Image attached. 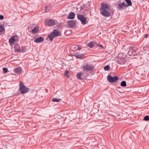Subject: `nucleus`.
I'll return each mask as SVG.
<instances>
[{
    "label": "nucleus",
    "mask_w": 149,
    "mask_h": 149,
    "mask_svg": "<svg viewBox=\"0 0 149 149\" xmlns=\"http://www.w3.org/2000/svg\"><path fill=\"white\" fill-rule=\"evenodd\" d=\"M91 2V1H89L88 3L87 4H86L85 5V6L86 7V8H88V9H89L91 8L90 7V3Z\"/></svg>",
    "instance_id": "24"
},
{
    "label": "nucleus",
    "mask_w": 149,
    "mask_h": 149,
    "mask_svg": "<svg viewBox=\"0 0 149 149\" xmlns=\"http://www.w3.org/2000/svg\"><path fill=\"white\" fill-rule=\"evenodd\" d=\"M87 45L91 48L93 47H94V42L93 41L90 42L87 44Z\"/></svg>",
    "instance_id": "22"
},
{
    "label": "nucleus",
    "mask_w": 149,
    "mask_h": 149,
    "mask_svg": "<svg viewBox=\"0 0 149 149\" xmlns=\"http://www.w3.org/2000/svg\"><path fill=\"white\" fill-rule=\"evenodd\" d=\"M60 32L56 29L54 30L49 35H48V38L46 39V40H48V39H49L50 41H52L54 37L59 36Z\"/></svg>",
    "instance_id": "2"
},
{
    "label": "nucleus",
    "mask_w": 149,
    "mask_h": 149,
    "mask_svg": "<svg viewBox=\"0 0 149 149\" xmlns=\"http://www.w3.org/2000/svg\"><path fill=\"white\" fill-rule=\"evenodd\" d=\"M74 56L76 57L77 58L83 59L85 58V56L84 55L81 54H76L75 55H74Z\"/></svg>",
    "instance_id": "16"
},
{
    "label": "nucleus",
    "mask_w": 149,
    "mask_h": 149,
    "mask_svg": "<svg viewBox=\"0 0 149 149\" xmlns=\"http://www.w3.org/2000/svg\"><path fill=\"white\" fill-rule=\"evenodd\" d=\"M120 85L123 87H125L126 86V82L124 81H122L120 84Z\"/></svg>",
    "instance_id": "23"
},
{
    "label": "nucleus",
    "mask_w": 149,
    "mask_h": 149,
    "mask_svg": "<svg viewBox=\"0 0 149 149\" xmlns=\"http://www.w3.org/2000/svg\"><path fill=\"white\" fill-rule=\"evenodd\" d=\"M4 18V17L3 15H0V20H2Z\"/></svg>",
    "instance_id": "37"
},
{
    "label": "nucleus",
    "mask_w": 149,
    "mask_h": 149,
    "mask_svg": "<svg viewBox=\"0 0 149 149\" xmlns=\"http://www.w3.org/2000/svg\"><path fill=\"white\" fill-rule=\"evenodd\" d=\"M79 8L80 9H86V7L85 6V5L84 4H83L82 5H81L80 6Z\"/></svg>",
    "instance_id": "33"
},
{
    "label": "nucleus",
    "mask_w": 149,
    "mask_h": 149,
    "mask_svg": "<svg viewBox=\"0 0 149 149\" xmlns=\"http://www.w3.org/2000/svg\"><path fill=\"white\" fill-rule=\"evenodd\" d=\"M144 120L145 121H148L149 120V116H146L144 118Z\"/></svg>",
    "instance_id": "31"
},
{
    "label": "nucleus",
    "mask_w": 149,
    "mask_h": 149,
    "mask_svg": "<svg viewBox=\"0 0 149 149\" xmlns=\"http://www.w3.org/2000/svg\"><path fill=\"white\" fill-rule=\"evenodd\" d=\"M60 99H57L56 98H54L52 100V102H59L60 101Z\"/></svg>",
    "instance_id": "28"
},
{
    "label": "nucleus",
    "mask_w": 149,
    "mask_h": 149,
    "mask_svg": "<svg viewBox=\"0 0 149 149\" xmlns=\"http://www.w3.org/2000/svg\"><path fill=\"white\" fill-rule=\"evenodd\" d=\"M82 74V73L81 72H79L77 74V79L79 80H82L83 79V78L81 77Z\"/></svg>",
    "instance_id": "18"
},
{
    "label": "nucleus",
    "mask_w": 149,
    "mask_h": 149,
    "mask_svg": "<svg viewBox=\"0 0 149 149\" xmlns=\"http://www.w3.org/2000/svg\"><path fill=\"white\" fill-rule=\"evenodd\" d=\"M77 18L79 20L81 23L83 24H85L86 23V18L83 15L78 14L77 15Z\"/></svg>",
    "instance_id": "8"
},
{
    "label": "nucleus",
    "mask_w": 149,
    "mask_h": 149,
    "mask_svg": "<svg viewBox=\"0 0 149 149\" xmlns=\"http://www.w3.org/2000/svg\"><path fill=\"white\" fill-rule=\"evenodd\" d=\"M148 36V35L147 34H145V38H147Z\"/></svg>",
    "instance_id": "40"
},
{
    "label": "nucleus",
    "mask_w": 149,
    "mask_h": 149,
    "mask_svg": "<svg viewBox=\"0 0 149 149\" xmlns=\"http://www.w3.org/2000/svg\"><path fill=\"white\" fill-rule=\"evenodd\" d=\"M83 68L84 71H92L93 70L94 67L91 64H86L83 65Z\"/></svg>",
    "instance_id": "5"
},
{
    "label": "nucleus",
    "mask_w": 149,
    "mask_h": 149,
    "mask_svg": "<svg viewBox=\"0 0 149 149\" xmlns=\"http://www.w3.org/2000/svg\"><path fill=\"white\" fill-rule=\"evenodd\" d=\"M21 51L22 52H24L26 51V48L25 47H22L21 48Z\"/></svg>",
    "instance_id": "29"
},
{
    "label": "nucleus",
    "mask_w": 149,
    "mask_h": 149,
    "mask_svg": "<svg viewBox=\"0 0 149 149\" xmlns=\"http://www.w3.org/2000/svg\"><path fill=\"white\" fill-rule=\"evenodd\" d=\"M68 71H65L64 73V75L67 77H69L70 76L68 75Z\"/></svg>",
    "instance_id": "30"
},
{
    "label": "nucleus",
    "mask_w": 149,
    "mask_h": 149,
    "mask_svg": "<svg viewBox=\"0 0 149 149\" xmlns=\"http://www.w3.org/2000/svg\"><path fill=\"white\" fill-rule=\"evenodd\" d=\"M3 71L4 73H7L8 71V69L6 68H3Z\"/></svg>",
    "instance_id": "34"
},
{
    "label": "nucleus",
    "mask_w": 149,
    "mask_h": 149,
    "mask_svg": "<svg viewBox=\"0 0 149 149\" xmlns=\"http://www.w3.org/2000/svg\"><path fill=\"white\" fill-rule=\"evenodd\" d=\"M5 29L3 27V25H0V32H1L5 31Z\"/></svg>",
    "instance_id": "25"
},
{
    "label": "nucleus",
    "mask_w": 149,
    "mask_h": 149,
    "mask_svg": "<svg viewBox=\"0 0 149 149\" xmlns=\"http://www.w3.org/2000/svg\"><path fill=\"white\" fill-rule=\"evenodd\" d=\"M44 40L43 38L42 37L37 38L34 40V42L36 43H39L42 42Z\"/></svg>",
    "instance_id": "15"
},
{
    "label": "nucleus",
    "mask_w": 149,
    "mask_h": 149,
    "mask_svg": "<svg viewBox=\"0 0 149 149\" xmlns=\"http://www.w3.org/2000/svg\"><path fill=\"white\" fill-rule=\"evenodd\" d=\"M19 90L22 94H25L27 93L29 91V88L26 87L23 82L20 81L19 82Z\"/></svg>",
    "instance_id": "3"
},
{
    "label": "nucleus",
    "mask_w": 149,
    "mask_h": 149,
    "mask_svg": "<svg viewBox=\"0 0 149 149\" xmlns=\"http://www.w3.org/2000/svg\"><path fill=\"white\" fill-rule=\"evenodd\" d=\"M15 37L16 36H13L9 39V42L10 43H13V42L15 41Z\"/></svg>",
    "instance_id": "19"
},
{
    "label": "nucleus",
    "mask_w": 149,
    "mask_h": 149,
    "mask_svg": "<svg viewBox=\"0 0 149 149\" xmlns=\"http://www.w3.org/2000/svg\"><path fill=\"white\" fill-rule=\"evenodd\" d=\"M72 8H73L76 9H77L79 8L78 7H77L76 6H74L73 5H72Z\"/></svg>",
    "instance_id": "35"
},
{
    "label": "nucleus",
    "mask_w": 149,
    "mask_h": 149,
    "mask_svg": "<svg viewBox=\"0 0 149 149\" xmlns=\"http://www.w3.org/2000/svg\"><path fill=\"white\" fill-rule=\"evenodd\" d=\"M97 46L100 47L101 49H103V46L102 45H97Z\"/></svg>",
    "instance_id": "38"
},
{
    "label": "nucleus",
    "mask_w": 149,
    "mask_h": 149,
    "mask_svg": "<svg viewBox=\"0 0 149 149\" xmlns=\"http://www.w3.org/2000/svg\"><path fill=\"white\" fill-rule=\"evenodd\" d=\"M68 23L70 27H74L76 25V22L74 20H70L68 21Z\"/></svg>",
    "instance_id": "12"
},
{
    "label": "nucleus",
    "mask_w": 149,
    "mask_h": 149,
    "mask_svg": "<svg viewBox=\"0 0 149 149\" xmlns=\"http://www.w3.org/2000/svg\"><path fill=\"white\" fill-rule=\"evenodd\" d=\"M38 29H39L38 27H35L32 30L31 32L32 33H36L38 32Z\"/></svg>",
    "instance_id": "20"
},
{
    "label": "nucleus",
    "mask_w": 149,
    "mask_h": 149,
    "mask_svg": "<svg viewBox=\"0 0 149 149\" xmlns=\"http://www.w3.org/2000/svg\"><path fill=\"white\" fill-rule=\"evenodd\" d=\"M57 23L56 20L54 19H49L46 21L45 24L48 26H52L55 25Z\"/></svg>",
    "instance_id": "6"
},
{
    "label": "nucleus",
    "mask_w": 149,
    "mask_h": 149,
    "mask_svg": "<svg viewBox=\"0 0 149 149\" xmlns=\"http://www.w3.org/2000/svg\"><path fill=\"white\" fill-rule=\"evenodd\" d=\"M145 24L147 25H149V21L146 22H145Z\"/></svg>",
    "instance_id": "39"
},
{
    "label": "nucleus",
    "mask_w": 149,
    "mask_h": 149,
    "mask_svg": "<svg viewBox=\"0 0 149 149\" xmlns=\"http://www.w3.org/2000/svg\"><path fill=\"white\" fill-rule=\"evenodd\" d=\"M110 69V68L109 65H107L106 66H105L104 67V69L105 71L109 70Z\"/></svg>",
    "instance_id": "26"
},
{
    "label": "nucleus",
    "mask_w": 149,
    "mask_h": 149,
    "mask_svg": "<svg viewBox=\"0 0 149 149\" xmlns=\"http://www.w3.org/2000/svg\"><path fill=\"white\" fill-rule=\"evenodd\" d=\"M125 1L126 2L125 3L126 7L131 6L132 3L130 0H125Z\"/></svg>",
    "instance_id": "17"
},
{
    "label": "nucleus",
    "mask_w": 149,
    "mask_h": 149,
    "mask_svg": "<svg viewBox=\"0 0 149 149\" xmlns=\"http://www.w3.org/2000/svg\"><path fill=\"white\" fill-rule=\"evenodd\" d=\"M16 51L18 52H21V49H16Z\"/></svg>",
    "instance_id": "36"
},
{
    "label": "nucleus",
    "mask_w": 149,
    "mask_h": 149,
    "mask_svg": "<svg viewBox=\"0 0 149 149\" xmlns=\"http://www.w3.org/2000/svg\"><path fill=\"white\" fill-rule=\"evenodd\" d=\"M116 6L118 8L120 9H124L126 7L125 5V2L118 3L117 5Z\"/></svg>",
    "instance_id": "11"
},
{
    "label": "nucleus",
    "mask_w": 149,
    "mask_h": 149,
    "mask_svg": "<svg viewBox=\"0 0 149 149\" xmlns=\"http://www.w3.org/2000/svg\"><path fill=\"white\" fill-rule=\"evenodd\" d=\"M102 10V11H100V13L102 16L107 17L110 15V13L107 11V10Z\"/></svg>",
    "instance_id": "10"
},
{
    "label": "nucleus",
    "mask_w": 149,
    "mask_h": 149,
    "mask_svg": "<svg viewBox=\"0 0 149 149\" xmlns=\"http://www.w3.org/2000/svg\"><path fill=\"white\" fill-rule=\"evenodd\" d=\"M45 8H46L45 9H47L51 8H52V7L51 5H49L48 6H45Z\"/></svg>",
    "instance_id": "32"
},
{
    "label": "nucleus",
    "mask_w": 149,
    "mask_h": 149,
    "mask_svg": "<svg viewBox=\"0 0 149 149\" xmlns=\"http://www.w3.org/2000/svg\"><path fill=\"white\" fill-rule=\"evenodd\" d=\"M149 48L148 45H146L143 47V49L144 51H146Z\"/></svg>",
    "instance_id": "27"
},
{
    "label": "nucleus",
    "mask_w": 149,
    "mask_h": 149,
    "mask_svg": "<svg viewBox=\"0 0 149 149\" xmlns=\"http://www.w3.org/2000/svg\"><path fill=\"white\" fill-rule=\"evenodd\" d=\"M137 49L136 47H131L129 48V50L127 53V56H136L137 54Z\"/></svg>",
    "instance_id": "4"
},
{
    "label": "nucleus",
    "mask_w": 149,
    "mask_h": 149,
    "mask_svg": "<svg viewBox=\"0 0 149 149\" xmlns=\"http://www.w3.org/2000/svg\"><path fill=\"white\" fill-rule=\"evenodd\" d=\"M72 48L74 51H76L78 49L79 50L81 49V48L78 47V46L75 45H73L72 47Z\"/></svg>",
    "instance_id": "21"
},
{
    "label": "nucleus",
    "mask_w": 149,
    "mask_h": 149,
    "mask_svg": "<svg viewBox=\"0 0 149 149\" xmlns=\"http://www.w3.org/2000/svg\"><path fill=\"white\" fill-rule=\"evenodd\" d=\"M75 14L73 12H71L69 14L68 18L69 19H73L74 18Z\"/></svg>",
    "instance_id": "14"
},
{
    "label": "nucleus",
    "mask_w": 149,
    "mask_h": 149,
    "mask_svg": "<svg viewBox=\"0 0 149 149\" xmlns=\"http://www.w3.org/2000/svg\"><path fill=\"white\" fill-rule=\"evenodd\" d=\"M125 56V55L122 53H119L117 60V63L120 65L124 64L126 62Z\"/></svg>",
    "instance_id": "1"
},
{
    "label": "nucleus",
    "mask_w": 149,
    "mask_h": 149,
    "mask_svg": "<svg viewBox=\"0 0 149 149\" xmlns=\"http://www.w3.org/2000/svg\"><path fill=\"white\" fill-rule=\"evenodd\" d=\"M22 71V68L20 67L16 68L14 69V71L17 74H20Z\"/></svg>",
    "instance_id": "13"
},
{
    "label": "nucleus",
    "mask_w": 149,
    "mask_h": 149,
    "mask_svg": "<svg viewBox=\"0 0 149 149\" xmlns=\"http://www.w3.org/2000/svg\"><path fill=\"white\" fill-rule=\"evenodd\" d=\"M110 7V5L107 3H102L101 5V8L100 9H109Z\"/></svg>",
    "instance_id": "9"
},
{
    "label": "nucleus",
    "mask_w": 149,
    "mask_h": 149,
    "mask_svg": "<svg viewBox=\"0 0 149 149\" xmlns=\"http://www.w3.org/2000/svg\"><path fill=\"white\" fill-rule=\"evenodd\" d=\"M107 79L110 83L115 82L118 80V77L116 76L112 77L110 75H109L107 77Z\"/></svg>",
    "instance_id": "7"
}]
</instances>
